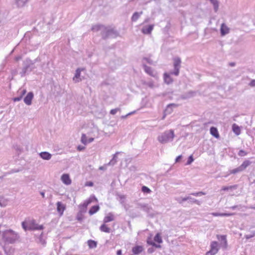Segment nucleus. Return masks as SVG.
<instances>
[{
	"instance_id": "1",
	"label": "nucleus",
	"mask_w": 255,
	"mask_h": 255,
	"mask_svg": "<svg viewBox=\"0 0 255 255\" xmlns=\"http://www.w3.org/2000/svg\"><path fill=\"white\" fill-rule=\"evenodd\" d=\"M15 237L14 232L11 230H6L3 233V239L5 242L4 250L7 255H13L14 253V249H9L8 245L14 242Z\"/></svg>"
},
{
	"instance_id": "2",
	"label": "nucleus",
	"mask_w": 255,
	"mask_h": 255,
	"mask_svg": "<svg viewBox=\"0 0 255 255\" xmlns=\"http://www.w3.org/2000/svg\"><path fill=\"white\" fill-rule=\"evenodd\" d=\"M173 60L174 71L170 72L169 73H165L164 74V80L167 84H171L173 82V79L171 77L170 75H174L176 76H178L179 74V70L181 67V60L179 57H174L173 59Z\"/></svg>"
},
{
	"instance_id": "3",
	"label": "nucleus",
	"mask_w": 255,
	"mask_h": 255,
	"mask_svg": "<svg viewBox=\"0 0 255 255\" xmlns=\"http://www.w3.org/2000/svg\"><path fill=\"white\" fill-rule=\"evenodd\" d=\"M175 137L173 129L165 130L160 134L157 138V140L161 144H165L173 141Z\"/></svg>"
},
{
	"instance_id": "4",
	"label": "nucleus",
	"mask_w": 255,
	"mask_h": 255,
	"mask_svg": "<svg viewBox=\"0 0 255 255\" xmlns=\"http://www.w3.org/2000/svg\"><path fill=\"white\" fill-rule=\"evenodd\" d=\"M119 35L118 32L113 28L105 27L102 31V37L106 39L108 37L115 38Z\"/></svg>"
},
{
	"instance_id": "5",
	"label": "nucleus",
	"mask_w": 255,
	"mask_h": 255,
	"mask_svg": "<svg viewBox=\"0 0 255 255\" xmlns=\"http://www.w3.org/2000/svg\"><path fill=\"white\" fill-rule=\"evenodd\" d=\"M142 66L145 73L153 77H157V73L151 67H149L144 64L142 65Z\"/></svg>"
},
{
	"instance_id": "6",
	"label": "nucleus",
	"mask_w": 255,
	"mask_h": 255,
	"mask_svg": "<svg viewBox=\"0 0 255 255\" xmlns=\"http://www.w3.org/2000/svg\"><path fill=\"white\" fill-rule=\"evenodd\" d=\"M154 25V24H150L148 25H145L142 27L141 29V32L144 34H150L151 33V31L153 29Z\"/></svg>"
},
{
	"instance_id": "7",
	"label": "nucleus",
	"mask_w": 255,
	"mask_h": 255,
	"mask_svg": "<svg viewBox=\"0 0 255 255\" xmlns=\"http://www.w3.org/2000/svg\"><path fill=\"white\" fill-rule=\"evenodd\" d=\"M29 230H41L43 229V225H38L35 223L34 221L28 223Z\"/></svg>"
},
{
	"instance_id": "8",
	"label": "nucleus",
	"mask_w": 255,
	"mask_h": 255,
	"mask_svg": "<svg viewBox=\"0 0 255 255\" xmlns=\"http://www.w3.org/2000/svg\"><path fill=\"white\" fill-rule=\"evenodd\" d=\"M84 68H78L76 69L74 77L73 78V80L75 82H79L81 81L80 78L81 71L84 70Z\"/></svg>"
},
{
	"instance_id": "9",
	"label": "nucleus",
	"mask_w": 255,
	"mask_h": 255,
	"mask_svg": "<svg viewBox=\"0 0 255 255\" xmlns=\"http://www.w3.org/2000/svg\"><path fill=\"white\" fill-rule=\"evenodd\" d=\"M33 97L34 95L33 93L29 92L26 97L24 98L23 101L24 103L28 106L31 105Z\"/></svg>"
},
{
	"instance_id": "10",
	"label": "nucleus",
	"mask_w": 255,
	"mask_h": 255,
	"mask_svg": "<svg viewBox=\"0 0 255 255\" xmlns=\"http://www.w3.org/2000/svg\"><path fill=\"white\" fill-rule=\"evenodd\" d=\"M61 180L66 185H70L72 182L68 174H63L61 177Z\"/></svg>"
},
{
	"instance_id": "11",
	"label": "nucleus",
	"mask_w": 255,
	"mask_h": 255,
	"mask_svg": "<svg viewBox=\"0 0 255 255\" xmlns=\"http://www.w3.org/2000/svg\"><path fill=\"white\" fill-rule=\"evenodd\" d=\"M210 247L211 249L209 251L213 253V254H216L219 251L218 243L216 241L211 242Z\"/></svg>"
},
{
	"instance_id": "12",
	"label": "nucleus",
	"mask_w": 255,
	"mask_h": 255,
	"mask_svg": "<svg viewBox=\"0 0 255 255\" xmlns=\"http://www.w3.org/2000/svg\"><path fill=\"white\" fill-rule=\"evenodd\" d=\"M220 31L221 36H225L230 32V28L223 23L221 25Z\"/></svg>"
},
{
	"instance_id": "13",
	"label": "nucleus",
	"mask_w": 255,
	"mask_h": 255,
	"mask_svg": "<svg viewBox=\"0 0 255 255\" xmlns=\"http://www.w3.org/2000/svg\"><path fill=\"white\" fill-rule=\"evenodd\" d=\"M196 95V92L193 91H189L187 93L182 95L181 98L183 100L187 99L194 97Z\"/></svg>"
},
{
	"instance_id": "14",
	"label": "nucleus",
	"mask_w": 255,
	"mask_h": 255,
	"mask_svg": "<svg viewBox=\"0 0 255 255\" xmlns=\"http://www.w3.org/2000/svg\"><path fill=\"white\" fill-rule=\"evenodd\" d=\"M39 155L41 158L46 160H50L52 157L51 154L46 151L41 152Z\"/></svg>"
},
{
	"instance_id": "15",
	"label": "nucleus",
	"mask_w": 255,
	"mask_h": 255,
	"mask_svg": "<svg viewBox=\"0 0 255 255\" xmlns=\"http://www.w3.org/2000/svg\"><path fill=\"white\" fill-rule=\"evenodd\" d=\"M57 211L61 215L63 213L65 209V206L60 202H58L56 204Z\"/></svg>"
},
{
	"instance_id": "16",
	"label": "nucleus",
	"mask_w": 255,
	"mask_h": 255,
	"mask_svg": "<svg viewBox=\"0 0 255 255\" xmlns=\"http://www.w3.org/2000/svg\"><path fill=\"white\" fill-rule=\"evenodd\" d=\"M143 248L141 246H136L132 248V252L135 255L141 253L143 251Z\"/></svg>"
},
{
	"instance_id": "17",
	"label": "nucleus",
	"mask_w": 255,
	"mask_h": 255,
	"mask_svg": "<svg viewBox=\"0 0 255 255\" xmlns=\"http://www.w3.org/2000/svg\"><path fill=\"white\" fill-rule=\"evenodd\" d=\"M105 27L104 25H94L92 26L91 29L92 31H94V32H97V31H101V34L102 35V31L104 30V28H105Z\"/></svg>"
},
{
	"instance_id": "18",
	"label": "nucleus",
	"mask_w": 255,
	"mask_h": 255,
	"mask_svg": "<svg viewBox=\"0 0 255 255\" xmlns=\"http://www.w3.org/2000/svg\"><path fill=\"white\" fill-rule=\"evenodd\" d=\"M115 220L114 216V215L110 213L108 214V215L106 216L103 220L104 223H107L111 221H113Z\"/></svg>"
},
{
	"instance_id": "19",
	"label": "nucleus",
	"mask_w": 255,
	"mask_h": 255,
	"mask_svg": "<svg viewBox=\"0 0 255 255\" xmlns=\"http://www.w3.org/2000/svg\"><path fill=\"white\" fill-rule=\"evenodd\" d=\"M210 133L216 138H218L219 137V134L218 133V130L216 128L212 127L210 128Z\"/></svg>"
},
{
	"instance_id": "20",
	"label": "nucleus",
	"mask_w": 255,
	"mask_h": 255,
	"mask_svg": "<svg viewBox=\"0 0 255 255\" xmlns=\"http://www.w3.org/2000/svg\"><path fill=\"white\" fill-rule=\"evenodd\" d=\"M232 129L233 132L237 135H239L241 133L240 128L236 124H234L232 125Z\"/></svg>"
},
{
	"instance_id": "21",
	"label": "nucleus",
	"mask_w": 255,
	"mask_h": 255,
	"mask_svg": "<svg viewBox=\"0 0 255 255\" xmlns=\"http://www.w3.org/2000/svg\"><path fill=\"white\" fill-rule=\"evenodd\" d=\"M238 185H234L229 186H223L222 187L221 190L222 191H229V190H233L237 189Z\"/></svg>"
},
{
	"instance_id": "22",
	"label": "nucleus",
	"mask_w": 255,
	"mask_h": 255,
	"mask_svg": "<svg viewBox=\"0 0 255 255\" xmlns=\"http://www.w3.org/2000/svg\"><path fill=\"white\" fill-rule=\"evenodd\" d=\"M100 229L102 232L107 233H110L111 230L105 223L101 226Z\"/></svg>"
},
{
	"instance_id": "23",
	"label": "nucleus",
	"mask_w": 255,
	"mask_h": 255,
	"mask_svg": "<svg viewBox=\"0 0 255 255\" xmlns=\"http://www.w3.org/2000/svg\"><path fill=\"white\" fill-rule=\"evenodd\" d=\"M187 199L189 200V202L190 203H195L198 205H201V202L195 198H192L190 195L187 196Z\"/></svg>"
},
{
	"instance_id": "24",
	"label": "nucleus",
	"mask_w": 255,
	"mask_h": 255,
	"mask_svg": "<svg viewBox=\"0 0 255 255\" xmlns=\"http://www.w3.org/2000/svg\"><path fill=\"white\" fill-rule=\"evenodd\" d=\"M100 207L98 205L92 206L89 211L90 215H92L99 211Z\"/></svg>"
},
{
	"instance_id": "25",
	"label": "nucleus",
	"mask_w": 255,
	"mask_h": 255,
	"mask_svg": "<svg viewBox=\"0 0 255 255\" xmlns=\"http://www.w3.org/2000/svg\"><path fill=\"white\" fill-rule=\"evenodd\" d=\"M142 13V11H140V12H135L131 17V20L132 21H136Z\"/></svg>"
},
{
	"instance_id": "26",
	"label": "nucleus",
	"mask_w": 255,
	"mask_h": 255,
	"mask_svg": "<svg viewBox=\"0 0 255 255\" xmlns=\"http://www.w3.org/2000/svg\"><path fill=\"white\" fill-rule=\"evenodd\" d=\"M251 164V162L248 160H245L243 163L240 166L242 170H244L248 166Z\"/></svg>"
},
{
	"instance_id": "27",
	"label": "nucleus",
	"mask_w": 255,
	"mask_h": 255,
	"mask_svg": "<svg viewBox=\"0 0 255 255\" xmlns=\"http://www.w3.org/2000/svg\"><path fill=\"white\" fill-rule=\"evenodd\" d=\"M88 245L89 248L94 249L97 247V244L96 242L92 240H90L88 241Z\"/></svg>"
},
{
	"instance_id": "28",
	"label": "nucleus",
	"mask_w": 255,
	"mask_h": 255,
	"mask_svg": "<svg viewBox=\"0 0 255 255\" xmlns=\"http://www.w3.org/2000/svg\"><path fill=\"white\" fill-rule=\"evenodd\" d=\"M119 153L120 152L118 151L115 154H114L112 159L108 163L109 165H113L117 162V155H118Z\"/></svg>"
},
{
	"instance_id": "29",
	"label": "nucleus",
	"mask_w": 255,
	"mask_h": 255,
	"mask_svg": "<svg viewBox=\"0 0 255 255\" xmlns=\"http://www.w3.org/2000/svg\"><path fill=\"white\" fill-rule=\"evenodd\" d=\"M29 0H17V6L22 7Z\"/></svg>"
},
{
	"instance_id": "30",
	"label": "nucleus",
	"mask_w": 255,
	"mask_h": 255,
	"mask_svg": "<svg viewBox=\"0 0 255 255\" xmlns=\"http://www.w3.org/2000/svg\"><path fill=\"white\" fill-rule=\"evenodd\" d=\"M243 170H242L241 168L240 167V166H239L238 167L235 168V169H232V170H231L229 171V174H236L238 172H241Z\"/></svg>"
},
{
	"instance_id": "31",
	"label": "nucleus",
	"mask_w": 255,
	"mask_h": 255,
	"mask_svg": "<svg viewBox=\"0 0 255 255\" xmlns=\"http://www.w3.org/2000/svg\"><path fill=\"white\" fill-rule=\"evenodd\" d=\"M91 199H94L96 200H97L95 196H91L89 198V200H87V201L84 202V203H83L82 206L86 208L88 206V205L91 203Z\"/></svg>"
},
{
	"instance_id": "32",
	"label": "nucleus",
	"mask_w": 255,
	"mask_h": 255,
	"mask_svg": "<svg viewBox=\"0 0 255 255\" xmlns=\"http://www.w3.org/2000/svg\"><path fill=\"white\" fill-rule=\"evenodd\" d=\"M178 106V105L176 104H173V103L170 104L167 106V108L166 109V112H168V113H170L172 112V110H171L170 111H169L170 107L176 108Z\"/></svg>"
},
{
	"instance_id": "33",
	"label": "nucleus",
	"mask_w": 255,
	"mask_h": 255,
	"mask_svg": "<svg viewBox=\"0 0 255 255\" xmlns=\"http://www.w3.org/2000/svg\"><path fill=\"white\" fill-rule=\"evenodd\" d=\"M143 84L145 86H148V87H149L150 88H153L155 87L153 81H149L148 82H143Z\"/></svg>"
},
{
	"instance_id": "34",
	"label": "nucleus",
	"mask_w": 255,
	"mask_h": 255,
	"mask_svg": "<svg viewBox=\"0 0 255 255\" xmlns=\"http://www.w3.org/2000/svg\"><path fill=\"white\" fill-rule=\"evenodd\" d=\"M154 241L158 243H161L162 242V239L161 237L160 236V235L159 234H157L154 238Z\"/></svg>"
},
{
	"instance_id": "35",
	"label": "nucleus",
	"mask_w": 255,
	"mask_h": 255,
	"mask_svg": "<svg viewBox=\"0 0 255 255\" xmlns=\"http://www.w3.org/2000/svg\"><path fill=\"white\" fill-rule=\"evenodd\" d=\"M81 141L82 143L84 144H86L88 143V140L87 139V136L85 134L83 133L82 134Z\"/></svg>"
},
{
	"instance_id": "36",
	"label": "nucleus",
	"mask_w": 255,
	"mask_h": 255,
	"mask_svg": "<svg viewBox=\"0 0 255 255\" xmlns=\"http://www.w3.org/2000/svg\"><path fill=\"white\" fill-rule=\"evenodd\" d=\"M205 194H206V193L202 191L194 192V193H192L190 194V195H193L195 196H202V195H204Z\"/></svg>"
},
{
	"instance_id": "37",
	"label": "nucleus",
	"mask_w": 255,
	"mask_h": 255,
	"mask_svg": "<svg viewBox=\"0 0 255 255\" xmlns=\"http://www.w3.org/2000/svg\"><path fill=\"white\" fill-rule=\"evenodd\" d=\"M141 190L144 193H149L151 192L150 189L145 186H143Z\"/></svg>"
},
{
	"instance_id": "38",
	"label": "nucleus",
	"mask_w": 255,
	"mask_h": 255,
	"mask_svg": "<svg viewBox=\"0 0 255 255\" xmlns=\"http://www.w3.org/2000/svg\"><path fill=\"white\" fill-rule=\"evenodd\" d=\"M176 200L180 204H182L183 202L187 201V196H185L183 198H182L181 199L177 198L176 199Z\"/></svg>"
},
{
	"instance_id": "39",
	"label": "nucleus",
	"mask_w": 255,
	"mask_h": 255,
	"mask_svg": "<svg viewBox=\"0 0 255 255\" xmlns=\"http://www.w3.org/2000/svg\"><path fill=\"white\" fill-rule=\"evenodd\" d=\"M22 227L25 231H26L27 230H29L28 223H27L25 222H22Z\"/></svg>"
},
{
	"instance_id": "40",
	"label": "nucleus",
	"mask_w": 255,
	"mask_h": 255,
	"mask_svg": "<svg viewBox=\"0 0 255 255\" xmlns=\"http://www.w3.org/2000/svg\"><path fill=\"white\" fill-rule=\"evenodd\" d=\"M121 111V109L120 108H116V109H112L110 111V114L111 115H115L118 112H120Z\"/></svg>"
},
{
	"instance_id": "41",
	"label": "nucleus",
	"mask_w": 255,
	"mask_h": 255,
	"mask_svg": "<svg viewBox=\"0 0 255 255\" xmlns=\"http://www.w3.org/2000/svg\"><path fill=\"white\" fill-rule=\"evenodd\" d=\"M248 153L243 150H240L238 153V155L240 156H245L247 155Z\"/></svg>"
},
{
	"instance_id": "42",
	"label": "nucleus",
	"mask_w": 255,
	"mask_h": 255,
	"mask_svg": "<svg viewBox=\"0 0 255 255\" xmlns=\"http://www.w3.org/2000/svg\"><path fill=\"white\" fill-rule=\"evenodd\" d=\"M230 209H232V210H235V209H238L239 210H240L242 208V206L241 205H235V206H232L231 207H230Z\"/></svg>"
},
{
	"instance_id": "43",
	"label": "nucleus",
	"mask_w": 255,
	"mask_h": 255,
	"mask_svg": "<svg viewBox=\"0 0 255 255\" xmlns=\"http://www.w3.org/2000/svg\"><path fill=\"white\" fill-rule=\"evenodd\" d=\"M194 160V159L193 158V156L192 155H190L189 158H188V159L187 161V163L186 164L187 165H189Z\"/></svg>"
},
{
	"instance_id": "44",
	"label": "nucleus",
	"mask_w": 255,
	"mask_h": 255,
	"mask_svg": "<svg viewBox=\"0 0 255 255\" xmlns=\"http://www.w3.org/2000/svg\"><path fill=\"white\" fill-rule=\"evenodd\" d=\"M214 9L215 12H217L219 8V2L218 1L215 2L213 4Z\"/></svg>"
},
{
	"instance_id": "45",
	"label": "nucleus",
	"mask_w": 255,
	"mask_h": 255,
	"mask_svg": "<svg viewBox=\"0 0 255 255\" xmlns=\"http://www.w3.org/2000/svg\"><path fill=\"white\" fill-rule=\"evenodd\" d=\"M255 236V232H253L252 233V234L251 235H246L245 236V238L247 239H250L253 237H254V236Z\"/></svg>"
},
{
	"instance_id": "46",
	"label": "nucleus",
	"mask_w": 255,
	"mask_h": 255,
	"mask_svg": "<svg viewBox=\"0 0 255 255\" xmlns=\"http://www.w3.org/2000/svg\"><path fill=\"white\" fill-rule=\"evenodd\" d=\"M143 60H145L149 64H153V61L151 59H150V58H149L144 57V58H143Z\"/></svg>"
},
{
	"instance_id": "47",
	"label": "nucleus",
	"mask_w": 255,
	"mask_h": 255,
	"mask_svg": "<svg viewBox=\"0 0 255 255\" xmlns=\"http://www.w3.org/2000/svg\"><path fill=\"white\" fill-rule=\"evenodd\" d=\"M249 85L252 87H255V80H252L251 81L249 84Z\"/></svg>"
},
{
	"instance_id": "48",
	"label": "nucleus",
	"mask_w": 255,
	"mask_h": 255,
	"mask_svg": "<svg viewBox=\"0 0 255 255\" xmlns=\"http://www.w3.org/2000/svg\"><path fill=\"white\" fill-rule=\"evenodd\" d=\"M220 239L221 241H223L225 242V244H227V240H226V236L224 235H222L220 236Z\"/></svg>"
},
{
	"instance_id": "49",
	"label": "nucleus",
	"mask_w": 255,
	"mask_h": 255,
	"mask_svg": "<svg viewBox=\"0 0 255 255\" xmlns=\"http://www.w3.org/2000/svg\"><path fill=\"white\" fill-rule=\"evenodd\" d=\"M211 215H212L213 216H215V217H218V216H221V217H222V213H212Z\"/></svg>"
},
{
	"instance_id": "50",
	"label": "nucleus",
	"mask_w": 255,
	"mask_h": 255,
	"mask_svg": "<svg viewBox=\"0 0 255 255\" xmlns=\"http://www.w3.org/2000/svg\"><path fill=\"white\" fill-rule=\"evenodd\" d=\"M234 213H222V217H229L234 215Z\"/></svg>"
},
{
	"instance_id": "51",
	"label": "nucleus",
	"mask_w": 255,
	"mask_h": 255,
	"mask_svg": "<svg viewBox=\"0 0 255 255\" xmlns=\"http://www.w3.org/2000/svg\"><path fill=\"white\" fill-rule=\"evenodd\" d=\"M135 112H130V113H128L127 115H125V116H122L121 117V118L122 119H126L128 116H129V115H131V114H132L133 113H134Z\"/></svg>"
},
{
	"instance_id": "52",
	"label": "nucleus",
	"mask_w": 255,
	"mask_h": 255,
	"mask_svg": "<svg viewBox=\"0 0 255 255\" xmlns=\"http://www.w3.org/2000/svg\"><path fill=\"white\" fill-rule=\"evenodd\" d=\"M154 252V249L153 248H149V249L147 250V252H148L149 254H151V253H153Z\"/></svg>"
},
{
	"instance_id": "53",
	"label": "nucleus",
	"mask_w": 255,
	"mask_h": 255,
	"mask_svg": "<svg viewBox=\"0 0 255 255\" xmlns=\"http://www.w3.org/2000/svg\"><path fill=\"white\" fill-rule=\"evenodd\" d=\"M152 246L153 247H155L156 248H161V246L160 245H157L155 243L152 244Z\"/></svg>"
},
{
	"instance_id": "54",
	"label": "nucleus",
	"mask_w": 255,
	"mask_h": 255,
	"mask_svg": "<svg viewBox=\"0 0 255 255\" xmlns=\"http://www.w3.org/2000/svg\"><path fill=\"white\" fill-rule=\"evenodd\" d=\"M181 158H182V155H180L176 157V159H175V162H178V161H179V160Z\"/></svg>"
},
{
	"instance_id": "55",
	"label": "nucleus",
	"mask_w": 255,
	"mask_h": 255,
	"mask_svg": "<svg viewBox=\"0 0 255 255\" xmlns=\"http://www.w3.org/2000/svg\"><path fill=\"white\" fill-rule=\"evenodd\" d=\"M94 140V138H93V137H91L88 140V143H90V142H92V141H93Z\"/></svg>"
},
{
	"instance_id": "56",
	"label": "nucleus",
	"mask_w": 255,
	"mask_h": 255,
	"mask_svg": "<svg viewBox=\"0 0 255 255\" xmlns=\"http://www.w3.org/2000/svg\"><path fill=\"white\" fill-rule=\"evenodd\" d=\"M84 148H85V147H83V146H79L78 147V149L79 150H80V151H81V150H82L84 149Z\"/></svg>"
},
{
	"instance_id": "57",
	"label": "nucleus",
	"mask_w": 255,
	"mask_h": 255,
	"mask_svg": "<svg viewBox=\"0 0 255 255\" xmlns=\"http://www.w3.org/2000/svg\"><path fill=\"white\" fill-rule=\"evenodd\" d=\"M117 255H122V250H119L117 252Z\"/></svg>"
},
{
	"instance_id": "58",
	"label": "nucleus",
	"mask_w": 255,
	"mask_h": 255,
	"mask_svg": "<svg viewBox=\"0 0 255 255\" xmlns=\"http://www.w3.org/2000/svg\"><path fill=\"white\" fill-rule=\"evenodd\" d=\"M206 255H215V254H213V253H211L210 251H208L206 253Z\"/></svg>"
},
{
	"instance_id": "59",
	"label": "nucleus",
	"mask_w": 255,
	"mask_h": 255,
	"mask_svg": "<svg viewBox=\"0 0 255 255\" xmlns=\"http://www.w3.org/2000/svg\"><path fill=\"white\" fill-rule=\"evenodd\" d=\"M210 1L213 4L218 1L217 0H210Z\"/></svg>"
},
{
	"instance_id": "60",
	"label": "nucleus",
	"mask_w": 255,
	"mask_h": 255,
	"mask_svg": "<svg viewBox=\"0 0 255 255\" xmlns=\"http://www.w3.org/2000/svg\"><path fill=\"white\" fill-rule=\"evenodd\" d=\"M149 18H147L144 20L143 23H147L149 21Z\"/></svg>"
},
{
	"instance_id": "61",
	"label": "nucleus",
	"mask_w": 255,
	"mask_h": 255,
	"mask_svg": "<svg viewBox=\"0 0 255 255\" xmlns=\"http://www.w3.org/2000/svg\"><path fill=\"white\" fill-rule=\"evenodd\" d=\"M40 194H41V195L42 196V197H43V198H44V197H45L44 192H40Z\"/></svg>"
},
{
	"instance_id": "62",
	"label": "nucleus",
	"mask_w": 255,
	"mask_h": 255,
	"mask_svg": "<svg viewBox=\"0 0 255 255\" xmlns=\"http://www.w3.org/2000/svg\"><path fill=\"white\" fill-rule=\"evenodd\" d=\"M26 91L25 89H24V90H22V91H21V93L22 94V95H24L25 94Z\"/></svg>"
},
{
	"instance_id": "63",
	"label": "nucleus",
	"mask_w": 255,
	"mask_h": 255,
	"mask_svg": "<svg viewBox=\"0 0 255 255\" xmlns=\"http://www.w3.org/2000/svg\"><path fill=\"white\" fill-rule=\"evenodd\" d=\"M22 99V96H20L19 97H17V101H20Z\"/></svg>"
},
{
	"instance_id": "64",
	"label": "nucleus",
	"mask_w": 255,
	"mask_h": 255,
	"mask_svg": "<svg viewBox=\"0 0 255 255\" xmlns=\"http://www.w3.org/2000/svg\"><path fill=\"white\" fill-rule=\"evenodd\" d=\"M147 243H148L149 245H152V244L154 243V242H152V241H147Z\"/></svg>"
}]
</instances>
